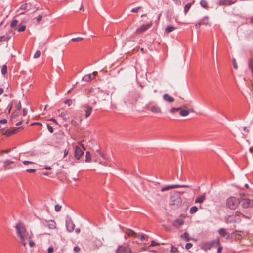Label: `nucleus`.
<instances>
[{"mask_svg":"<svg viewBox=\"0 0 253 253\" xmlns=\"http://www.w3.org/2000/svg\"><path fill=\"white\" fill-rule=\"evenodd\" d=\"M15 228L17 234L20 239L21 243L23 246H25L27 244L26 240L31 239V234L27 232L25 226L20 223H17L15 226Z\"/></svg>","mask_w":253,"mask_h":253,"instance_id":"nucleus-1","label":"nucleus"},{"mask_svg":"<svg viewBox=\"0 0 253 253\" xmlns=\"http://www.w3.org/2000/svg\"><path fill=\"white\" fill-rule=\"evenodd\" d=\"M226 203L229 208L234 210L238 206L239 201L237 198L234 197H231L227 200Z\"/></svg>","mask_w":253,"mask_h":253,"instance_id":"nucleus-2","label":"nucleus"},{"mask_svg":"<svg viewBox=\"0 0 253 253\" xmlns=\"http://www.w3.org/2000/svg\"><path fill=\"white\" fill-rule=\"evenodd\" d=\"M239 212H237L235 215H229L226 217V222L229 223H238L241 221Z\"/></svg>","mask_w":253,"mask_h":253,"instance_id":"nucleus-3","label":"nucleus"},{"mask_svg":"<svg viewBox=\"0 0 253 253\" xmlns=\"http://www.w3.org/2000/svg\"><path fill=\"white\" fill-rule=\"evenodd\" d=\"M116 253H131V250L128 246L119 245L116 249Z\"/></svg>","mask_w":253,"mask_h":253,"instance_id":"nucleus-4","label":"nucleus"},{"mask_svg":"<svg viewBox=\"0 0 253 253\" xmlns=\"http://www.w3.org/2000/svg\"><path fill=\"white\" fill-rule=\"evenodd\" d=\"M179 187H189V186L187 185H178V184L168 185V186H166L162 188L161 189V191L164 192L166 190H169L170 189H174L176 188H179Z\"/></svg>","mask_w":253,"mask_h":253,"instance_id":"nucleus-5","label":"nucleus"},{"mask_svg":"<svg viewBox=\"0 0 253 253\" xmlns=\"http://www.w3.org/2000/svg\"><path fill=\"white\" fill-rule=\"evenodd\" d=\"M44 226L48 227L50 229H54L56 227V223L53 220H45L43 222Z\"/></svg>","mask_w":253,"mask_h":253,"instance_id":"nucleus-6","label":"nucleus"},{"mask_svg":"<svg viewBox=\"0 0 253 253\" xmlns=\"http://www.w3.org/2000/svg\"><path fill=\"white\" fill-rule=\"evenodd\" d=\"M97 74V72H93L92 74H89L84 76L82 80L85 82H90L93 80Z\"/></svg>","mask_w":253,"mask_h":253,"instance_id":"nucleus-7","label":"nucleus"},{"mask_svg":"<svg viewBox=\"0 0 253 253\" xmlns=\"http://www.w3.org/2000/svg\"><path fill=\"white\" fill-rule=\"evenodd\" d=\"M83 154L84 152L82 150L81 148L78 146H76L75 148L74 152V156L75 158L77 160H79Z\"/></svg>","mask_w":253,"mask_h":253,"instance_id":"nucleus-8","label":"nucleus"},{"mask_svg":"<svg viewBox=\"0 0 253 253\" xmlns=\"http://www.w3.org/2000/svg\"><path fill=\"white\" fill-rule=\"evenodd\" d=\"M151 26V24H150L143 25L136 30V33L138 34L142 33L150 28Z\"/></svg>","mask_w":253,"mask_h":253,"instance_id":"nucleus-9","label":"nucleus"},{"mask_svg":"<svg viewBox=\"0 0 253 253\" xmlns=\"http://www.w3.org/2000/svg\"><path fill=\"white\" fill-rule=\"evenodd\" d=\"M149 110H150L152 112L156 114L162 113L161 107L157 105L152 106L151 107H150Z\"/></svg>","mask_w":253,"mask_h":253,"instance_id":"nucleus-10","label":"nucleus"},{"mask_svg":"<svg viewBox=\"0 0 253 253\" xmlns=\"http://www.w3.org/2000/svg\"><path fill=\"white\" fill-rule=\"evenodd\" d=\"M66 228L69 232H71L74 230L75 225L71 220L66 221Z\"/></svg>","mask_w":253,"mask_h":253,"instance_id":"nucleus-11","label":"nucleus"},{"mask_svg":"<svg viewBox=\"0 0 253 253\" xmlns=\"http://www.w3.org/2000/svg\"><path fill=\"white\" fill-rule=\"evenodd\" d=\"M237 0H221L219 1L220 5H229L236 2Z\"/></svg>","mask_w":253,"mask_h":253,"instance_id":"nucleus-12","label":"nucleus"},{"mask_svg":"<svg viewBox=\"0 0 253 253\" xmlns=\"http://www.w3.org/2000/svg\"><path fill=\"white\" fill-rule=\"evenodd\" d=\"M218 233L222 237L228 238L229 237V234L226 232L224 228H220L218 231Z\"/></svg>","mask_w":253,"mask_h":253,"instance_id":"nucleus-13","label":"nucleus"},{"mask_svg":"<svg viewBox=\"0 0 253 253\" xmlns=\"http://www.w3.org/2000/svg\"><path fill=\"white\" fill-rule=\"evenodd\" d=\"M184 224V221L180 219H176L173 223V225L175 227H179Z\"/></svg>","mask_w":253,"mask_h":253,"instance_id":"nucleus-14","label":"nucleus"},{"mask_svg":"<svg viewBox=\"0 0 253 253\" xmlns=\"http://www.w3.org/2000/svg\"><path fill=\"white\" fill-rule=\"evenodd\" d=\"M213 244H214L213 242L205 243L203 245V246L202 247V249L205 251L208 250H210L213 246Z\"/></svg>","mask_w":253,"mask_h":253,"instance_id":"nucleus-15","label":"nucleus"},{"mask_svg":"<svg viewBox=\"0 0 253 253\" xmlns=\"http://www.w3.org/2000/svg\"><path fill=\"white\" fill-rule=\"evenodd\" d=\"M163 99L165 101L169 102H172L174 101V99L173 97L170 96L168 94H165L163 95Z\"/></svg>","mask_w":253,"mask_h":253,"instance_id":"nucleus-16","label":"nucleus"},{"mask_svg":"<svg viewBox=\"0 0 253 253\" xmlns=\"http://www.w3.org/2000/svg\"><path fill=\"white\" fill-rule=\"evenodd\" d=\"M206 198V193L203 194L201 196L198 197L195 199V202L196 203H202Z\"/></svg>","mask_w":253,"mask_h":253,"instance_id":"nucleus-17","label":"nucleus"},{"mask_svg":"<svg viewBox=\"0 0 253 253\" xmlns=\"http://www.w3.org/2000/svg\"><path fill=\"white\" fill-rule=\"evenodd\" d=\"M85 107H86V109L85 110V118H87L90 115L92 110V107L89 106L88 105L86 106Z\"/></svg>","mask_w":253,"mask_h":253,"instance_id":"nucleus-18","label":"nucleus"},{"mask_svg":"<svg viewBox=\"0 0 253 253\" xmlns=\"http://www.w3.org/2000/svg\"><path fill=\"white\" fill-rule=\"evenodd\" d=\"M21 127H19V128H15L14 129H13L12 130H8V131H7L5 133L6 135L7 136H10L12 134H15V133H17L19 131V130L20 129Z\"/></svg>","mask_w":253,"mask_h":253,"instance_id":"nucleus-19","label":"nucleus"},{"mask_svg":"<svg viewBox=\"0 0 253 253\" xmlns=\"http://www.w3.org/2000/svg\"><path fill=\"white\" fill-rule=\"evenodd\" d=\"M189 114V111L188 110L182 109L180 107L179 115L183 117H186Z\"/></svg>","mask_w":253,"mask_h":253,"instance_id":"nucleus-20","label":"nucleus"},{"mask_svg":"<svg viewBox=\"0 0 253 253\" xmlns=\"http://www.w3.org/2000/svg\"><path fill=\"white\" fill-rule=\"evenodd\" d=\"M248 66L251 70L252 74L253 76V58L249 59L248 61Z\"/></svg>","mask_w":253,"mask_h":253,"instance_id":"nucleus-21","label":"nucleus"},{"mask_svg":"<svg viewBox=\"0 0 253 253\" xmlns=\"http://www.w3.org/2000/svg\"><path fill=\"white\" fill-rule=\"evenodd\" d=\"M175 29V28L171 25H169L167 26L165 29V32L167 33H169L170 32H172Z\"/></svg>","mask_w":253,"mask_h":253,"instance_id":"nucleus-22","label":"nucleus"},{"mask_svg":"<svg viewBox=\"0 0 253 253\" xmlns=\"http://www.w3.org/2000/svg\"><path fill=\"white\" fill-rule=\"evenodd\" d=\"M180 237L182 239H185L186 241H188L191 239L189 237V235L187 232H185L183 234L181 235Z\"/></svg>","mask_w":253,"mask_h":253,"instance_id":"nucleus-23","label":"nucleus"},{"mask_svg":"<svg viewBox=\"0 0 253 253\" xmlns=\"http://www.w3.org/2000/svg\"><path fill=\"white\" fill-rule=\"evenodd\" d=\"M181 202V198L178 197H177L175 200H172V205H176L177 206H179Z\"/></svg>","mask_w":253,"mask_h":253,"instance_id":"nucleus-24","label":"nucleus"},{"mask_svg":"<svg viewBox=\"0 0 253 253\" xmlns=\"http://www.w3.org/2000/svg\"><path fill=\"white\" fill-rule=\"evenodd\" d=\"M242 206L245 208L250 207L249 199H245L242 203Z\"/></svg>","mask_w":253,"mask_h":253,"instance_id":"nucleus-25","label":"nucleus"},{"mask_svg":"<svg viewBox=\"0 0 253 253\" xmlns=\"http://www.w3.org/2000/svg\"><path fill=\"white\" fill-rule=\"evenodd\" d=\"M10 37L7 35H3L0 37V42L8 41Z\"/></svg>","mask_w":253,"mask_h":253,"instance_id":"nucleus-26","label":"nucleus"},{"mask_svg":"<svg viewBox=\"0 0 253 253\" xmlns=\"http://www.w3.org/2000/svg\"><path fill=\"white\" fill-rule=\"evenodd\" d=\"M91 161V155L89 151L86 152L85 162H90Z\"/></svg>","mask_w":253,"mask_h":253,"instance_id":"nucleus-27","label":"nucleus"},{"mask_svg":"<svg viewBox=\"0 0 253 253\" xmlns=\"http://www.w3.org/2000/svg\"><path fill=\"white\" fill-rule=\"evenodd\" d=\"M208 17L207 16H205L201 19L200 22L202 25H207L208 24Z\"/></svg>","mask_w":253,"mask_h":253,"instance_id":"nucleus-28","label":"nucleus"},{"mask_svg":"<svg viewBox=\"0 0 253 253\" xmlns=\"http://www.w3.org/2000/svg\"><path fill=\"white\" fill-rule=\"evenodd\" d=\"M191 5H192V3H188L187 4H186L185 5V6L184 7V13H185V14H187V13L188 12V10L190 8Z\"/></svg>","mask_w":253,"mask_h":253,"instance_id":"nucleus-29","label":"nucleus"},{"mask_svg":"<svg viewBox=\"0 0 253 253\" xmlns=\"http://www.w3.org/2000/svg\"><path fill=\"white\" fill-rule=\"evenodd\" d=\"M129 232L127 234V235L129 237H136L137 236V233L133 230L129 229Z\"/></svg>","mask_w":253,"mask_h":253,"instance_id":"nucleus-30","label":"nucleus"},{"mask_svg":"<svg viewBox=\"0 0 253 253\" xmlns=\"http://www.w3.org/2000/svg\"><path fill=\"white\" fill-rule=\"evenodd\" d=\"M200 5L204 8H207L208 7V3L205 0H201L200 1Z\"/></svg>","mask_w":253,"mask_h":253,"instance_id":"nucleus-31","label":"nucleus"},{"mask_svg":"<svg viewBox=\"0 0 253 253\" xmlns=\"http://www.w3.org/2000/svg\"><path fill=\"white\" fill-rule=\"evenodd\" d=\"M198 208L196 206H193L190 209V213L191 214H194L197 212Z\"/></svg>","mask_w":253,"mask_h":253,"instance_id":"nucleus-32","label":"nucleus"},{"mask_svg":"<svg viewBox=\"0 0 253 253\" xmlns=\"http://www.w3.org/2000/svg\"><path fill=\"white\" fill-rule=\"evenodd\" d=\"M14 162L9 160H6L4 162V167L7 168L10 164L13 163Z\"/></svg>","mask_w":253,"mask_h":253,"instance_id":"nucleus-33","label":"nucleus"},{"mask_svg":"<svg viewBox=\"0 0 253 253\" xmlns=\"http://www.w3.org/2000/svg\"><path fill=\"white\" fill-rule=\"evenodd\" d=\"M7 72V67L6 65H3L2 67V69H1V73L3 75H5L6 74Z\"/></svg>","mask_w":253,"mask_h":253,"instance_id":"nucleus-34","label":"nucleus"},{"mask_svg":"<svg viewBox=\"0 0 253 253\" xmlns=\"http://www.w3.org/2000/svg\"><path fill=\"white\" fill-rule=\"evenodd\" d=\"M95 155L96 156L99 155L101 156L103 159H106L105 155L102 154L99 150H98L96 151Z\"/></svg>","mask_w":253,"mask_h":253,"instance_id":"nucleus-35","label":"nucleus"},{"mask_svg":"<svg viewBox=\"0 0 253 253\" xmlns=\"http://www.w3.org/2000/svg\"><path fill=\"white\" fill-rule=\"evenodd\" d=\"M18 21L17 20H16V19L13 20L10 24V27L11 28L14 27L18 24Z\"/></svg>","mask_w":253,"mask_h":253,"instance_id":"nucleus-36","label":"nucleus"},{"mask_svg":"<svg viewBox=\"0 0 253 253\" xmlns=\"http://www.w3.org/2000/svg\"><path fill=\"white\" fill-rule=\"evenodd\" d=\"M180 107H177V108L173 107L171 109L170 111L171 113L174 114L178 111H180Z\"/></svg>","mask_w":253,"mask_h":253,"instance_id":"nucleus-37","label":"nucleus"},{"mask_svg":"<svg viewBox=\"0 0 253 253\" xmlns=\"http://www.w3.org/2000/svg\"><path fill=\"white\" fill-rule=\"evenodd\" d=\"M25 29H26V26L22 25L21 26H20V27H19L17 29V31L19 32H21L24 31L25 30Z\"/></svg>","mask_w":253,"mask_h":253,"instance_id":"nucleus-38","label":"nucleus"},{"mask_svg":"<svg viewBox=\"0 0 253 253\" xmlns=\"http://www.w3.org/2000/svg\"><path fill=\"white\" fill-rule=\"evenodd\" d=\"M141 8V6H138L135 8H133L131 9V11L133 13H137Z\"/></svg>","mask_w":253,"mask_h":253,"instance_id":"nucleus-39","label":"nucleus"},{"mask_svg":"<svg viewBox=\"0 0 253 253\" xmlns=\"http://www.w3.org/2000/svg\"><path fill=\"white\" fill-rule=\"evenodd\" d=\"M27 4L24 3L21 6L19 9H18V11H19L20 10H25L27 9Z\"/></svg>","mask_w":253,"mask_h":253,"instance_id":"nucleus-40","label":"nucleus"},{"mask_svg":"<svg viewBox=\"0 0 253 253\" xmlns=\"http://www.w3.org/2000/svg\"><path fill=\"white\" fill-rule=\"evenodd\" d=\"M84 39L82 37L73 38L71 40L73 42H80Z\"/></svg>","mask_w":253,"mask_h":253,"instance_id":"nucleus-41","label":"nucleus"},{"mask_svg":"<svg viewBox=\"0 0 253 253\" xmlns=\"http://www.w3.org/2000/svg\"><path fill=\"white\" fill-rule=\"evenodd\" d=\"M178 249L175 247H174L173 246L171 245V251L170 252L172 253H176L177 252H178Z\"/></svg>","mask_w":253,"mask_h":253,"instance_id":"nucleus-42","label":"nucleus"},{"mask_svg":"<svg viewBox=\"0 0 253 253\" xmlns=\"http://www.w3.org/2000/svg\"><path fill=\"white\" fill-rule=\"evenodd\" d=\"M41 52L39 50H38L36 52V53L34 55V58H38L40 56Z\"/></svg>","mask_w":253,"mask_h":253,"instance_id":"nucleus-43","label":"nucleus"},{"mask_svg":"<svg viewBox=\"0 0 253 253\" xmlns=\"http://www.w3.org/2000/svg\"><path fill=\"white\" fill-rule=\"evenodd\" d=\"M61 117H62L63 120L65 121H67V119L66 118V114H65V112H62L60 115H59Z\"/></svg>","mask_w":253,"mask_h":253,"instance_id":"nucleus-44","label":"nucleus"},{"mask_svg":"<svg viewBox=\"0 0 253 253\" xmlns=\"http://www.w3.org/2000/svg\"><path fill=\"white\" fill-rule=\"evenodd\" d=\"M232 63L234 69H237L238 68V65L236 63L235 59L233 58L232 59Z\"/></svg>","mask_w":253,"mask_h":253,"instance_id":"nucleus-45","label":"nucleus"},{"mask_svg":"<svg viewBox=\"0 0 253 253\" xmlns=\"http://www.w3.org/2000/svg\"><path fill=\"white\" fill-rule=\"evenodd\" d=\"M61 206L57 204L55 206V210L56 211L58 212L61 210Z\"/></svg>","mask_w":253,"mask_h":253,"instance_id":"nucleus-46","label":"nucleus"},{"mask_svg":"<svg viewBox=\"0 0 253 253\" xmlns=\"http://www.w3.org/2000/svg\"><path fill=\"white\" fill-rule=\"evenodd\" d=\"M193 246V244L191 243H187L185 245V248L187 250L190 249Z\"/></svg>","mask_w":253,"mask_h":253,"instance_id":"nucleus-47","label":"nucleus"},{"mask_svg":"<svg viewBox=\"0 0 253 253\" xmlns=\"http://www.w3.org/2000/svg\"><path fill=\"white\" fill-rule=\"evenodd\" d=\"M47 129H48V131L50 133H52L53 132V129L52 127L49 124H47Z\"/></svg>","mask_w":253,"mask_h":253,"instance_id":"nucleus-48","label":"nucleus"},{"mask_svg":"<svg viewBox=\"0 0 253 253\" xmlns=\"http://www.w3.org/2000/svg\"><path fill=\"white\" fill-rule=\"evenodd\" d=\"M240 216H241L243 218L248 219H250L251 218V216H246L241 213V214H240Z\"/></svg>","mask_w":253,"mask_h":253,"instance_id":"nucleus-49","label":"nucleus"},{"mask_svg":"<svg viewBox=\"0 0 253 253\" xmlns=\"http://www.w3.org/2000/svg\"><path fill=\"white\" fill-rule=\"evenodd\" d=\"M28 240H29V246L31 247H34L35 246V243L33 241H32L31 240H30V239H28Z\"/></svg>","mask_w":253,"mask_h":253,"instance_id":"nucleus-50","label":"nucleus"},{"mask_svg":"<svg viewBox=\"0 0 253 253\" xmlns=\"http://www.w3.org/2000/svg\"><path fill=\"white\" fill-rule=\"evenodd\" d=\"M36 169H28L26 170V171L29 173H33L36 171Z\"/></svg>","mask_w":253,"mask_h":253,"instance_id":"nucleus-51","label":"nucleus"},{"mask_svg":"<svg viewBox=\"0 0 253 253\" xmlns=\"http://www.w3.org/2000/svg\"><path fill=\"white\" fill-rule=\"evenodd\" d=\"M72 102V101L71 99H68V100H65L64 103H65V104H68V106H70Z\"/></svg>","mask_w":253,"mask_h":253,"instance_id":"nucleus-52","label":"nucleus"},{"mask_svg":"<svg viewBox=\"0 0 253 253\" xmlns=\"http://www.w3.org/2000/svg\"><path fill=\"white\" fill-rule=\"evenodd\" d=\"M43 16L42 15H40L37 17V21L38 22H39L41 21Z\"/></svg>","mask_w":253,"mask_h":253,"instance_id":"nucleus-53","label":"nucleus"},{"mask_svg":"<svg viewBox=\"0 0 253 253\" xmlns=\"http://www.w3.org/2000/svg\"><path fill=\"white\" fill-rule=\"evenodd\" d=\"M23 163L24 165H28V164H33V162H31V161H23Z\"/></svg>","mask_w":253,"mask_h":253,"instance_id":"nucleus-54","label":"nucleus"},{"mask_svg":"<svg viewBox=\"0 0 253 253\" xmlns=\"http://www.w3.org/2000/svg\"><path fill=\"white\" fill-rule=\"evenodd\" d=\"M48 253H52L53 252V248L52 247H49L47 250Z\"/></svg>","mask_w":253,"mask_h":253,"instance_id":"nucleus-55","label":"nucleus"},{"mask_svg":"<svg viewBox=\"0 0 253 253\" xmlns=\"http://www.w3.org/2000/svg\"><path fill=\"white\" fill-rule=\"evenodd\" d=\"M159 245V244L158 243H156L154 241H151V246H157V245Z\"/></svg>","mask_w":253,"mask_h":253,"instance_id":"nucleus-56","label":"nucleus"},{"mask_svg":"<svg viewBox=\"0 0 253 253\" xmlns=\"http://www.w3.org/2000/svg\"><path fill=\"white\" fill-rule=\"evenodd\" d=\"M139 237L141 241H143L145 240V235L144 234L139 235Z\"/></svg>","mask_w":253,"mask_h":253,"instance_id":"nucleus-57","label":"nucleus"},{"mask_svg":"<svg viewBox=\"0 0 253 253\" xmlns=\"http://www.w3.org/2000/svg\"><path fill=\"white\" fill-rule=\"evenodd\" d=\"M74 251L75 252H79L80 251V248L79 247H78V246H75L74 248Z\"/></svg>","mask_w":253,"mask_h":253,"instance_id":"nucleus-58","label":"nucleus"},{"mask_svg":"<svg viewBox=\"0 0 253 253\" xmlns=\"http://www.w3.org/2000/svg\"><path fill=\"white\" fill-rule=\"evenodd\" d=\"M6 123H7V120L6 119H3L1 120H0V124H5Z\"/></svg>","mask_w":253,"mask_h":253,"instance_id":"nucleus-59","label":"nucleus"},{"mask_svg":"<svg viewBox=\"0 0 253 253\" xmlns=\"http://www.w3.org/2000/svg\"><path fill=\"white\" fill-rule=\"evenodd\" d=\"M21 107H22V106H21V103L19 102L17 104V110H20L21 109Z\"/></svg>","mask_w":253,"mask_h":253,"instance_id":"nucleus-60","label":"nucleus"},{"mask_svg":"<svg viewBox=\"0 0 253 253\" xmlns=\"http://www.w3.org/2000/svg\"><path fill=\"white\" fill-rule=\"evenodd\" d=\"M222 251V247L219 246L217 249V253H221Z\"/></svg>","mask_w":253,"mask_h":253,"instance_id":"nucleus-61","label":"nucleus"},{"mask_svg":"<svg viewBox=\"0 0 253 253\" xmlns=\"http://www.w3.org/2000/svg\"><path fill=\"white\" fill-rule=\"evenodd\" d=\"M201 25H202V24H201V22L199 21L198 23H197L195 25V27L197 29H198L200 27Z\"/></svg>","mask_w":253,"mask_h":253,"instance_id":"nucleus-62","label":"nucleus"},{"mask_svg":"<svg viewBox=\"0 0 253 253\" xmlns=\"http://www.w3.org/2000/svg\"><path fill=\"white\" fill-rule=\"evenodd\" d=\"M71 123L74 126H76L77 124V122L74 120H71Z\"/></svg>","mask_w":253,"mask_h":253,"instance_id":"nucleus-63","label":"nucleus"},{"mask_svg":"<svg viewBox=\"0 0 253 253\" xmlns=\"http://www.w3.org/2000/svg\"><path fill=\"white\" fill-rule=\"evenodd\" d=\"M250 201V206L253 207V200L249 199Z\"/></svg>","mask_w":253,"mask_h":253,"instance_id":"nucleus-64","label":"nucleus"}]
</instances>
